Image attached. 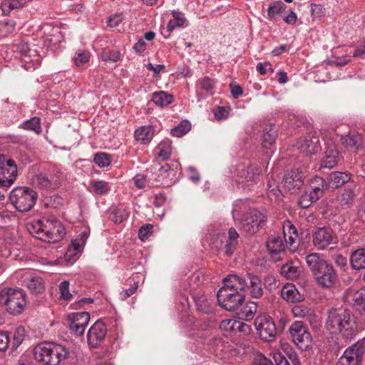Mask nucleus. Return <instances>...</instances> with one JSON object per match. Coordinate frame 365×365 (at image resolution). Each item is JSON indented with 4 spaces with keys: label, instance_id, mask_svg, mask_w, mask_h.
Wrapping results in <instances>:
<instances>
[{
    "label": "nucleus",
    "instance_id": "11",
    "mask_svg": "<svg viewBox=\"0 0 365 365\" xmlns=\"http://www.w3.org/2000/svg\"><path fill=\"white\" fill-rule=\"evenodd\" d=\"M17 51L21 54V66L26 70H34L41 63V59L36 49L30 48L27 43H19Z\"/></svg>",
    "mask_w": 365,
    "mask_h": 365
},
{
    "label": "nucleus",
    "instance_id": "7",
    "mask_svg": "<svg viewBox=\"0 0 365 365\" xmlns=\"http://www.w3.org/2000/svg\"><path fill=\"white\" fill-rule=\"evenodd\" d=\"M266 220L267 216L264 212L258 210H250L240 220L241 227L247 233L252 235L264 225Z\"/></svg>",
    "mask_w": 365,
    "mask_h": 365
},
{
    "label": "nucleus",
    "instance_id": "47",
    "mask_svg": "<svg viewBox=\"0 0 365 365\" xmlns=\"http://www.w3.org/2000/svg\"><path fill=\"white\" fill-rule=\"evenodd\" d=\"M197 309L204 313H209L212 311L210 302L204 294H198L194 297Z\"/></svg>",
    "mask_w": 365,
    "mask_h": 365
},
{
    "label": "nucleus",
    "instance_id": "9",
    "mask_svg": "<svg viewBox=\"0 0 365 365\" xmlns=\"http://www.w3.org/2000/svg\"><path fill=\"white\" fill-rule=\"evenodd\" d=\"M255 326L259 337L265 341H272L277 334V329L272 317L266 314H259L255 320Z\"/></svg>",
    "mask_w": 365,
    "mask_h": 365
},
{
    "label": "nucleus",
    "instance_id": "41",
    "mask_svg": "<svg viewBox=\"0 0 365 365\" xmlns=\"http://www.w3.org/2000/svg\"><path fill=\"white\" fill-rule=\"evenodd\" d=\"M191 129V123L187 120H182L178 125L170 130V134L177 138H181Z\"/></svg>",
    "mask_w": 365,
    "mask_h": 365
},
{
    "label": "nucleus",
    "instance_id": "37",
    "mask_svg": "<svg viewBox=\"0 0 365 365\" xmlns=\"http://www.w3.org/2000/svg\"><path fill=\"white\" fill-rule=\"evenodd\" d=\"M31 184L38 188L48 190L52 186L50 179L45 174L35 175L31 178Z\"/></svg>",
    "mask_w": 365,
    "mask_h": 365
},
{
    "label": "nucleus",
    "instance_id": "1",
    "mask_svg": "<svg viewBox=\"0 0 365 365\" xmlns=\"http://www.w3.org/2000/svg\"><path fill=\"white\" fill-rule=\"evenodd\" d=\"M223 284L217 294L219 305L226 310L235 311L245 299V282L233 274L226 277Z\"/></svg>",
    "mask_w": 365,
    "mask_h": 365
},
{
    "label": "nucleus",
    "instance_id": "55",
    "mask_svg": "<svg viewBox=\"0 0 365 365\" xmlns=\"http://www.w3.org/2000/svg\"><path fill=\"white\" fill-rule=\"evenodd\" d=\"M59 291L61 298L65 300H70L72 294L69 292V282L68 281H63L59 284Z\"/></svg>",
    "mask_w": 365,
    "mask_h": 365
},
{
    "label": "nucleus",
    "instance_id": "52",
    "mask_svg": "<svg viewBox=\"0 0 365 365\" xmlns=\"http://www.w3.org/2000/svg\"><path fill=\"white\" fill-rule=\"evenodd\" d=\"M129 216L128 212L125 209H118L112 214V220L115 223H121Z\"/></svg>",
    "mask_w": 365,
    "mask_h": 365
},
{
    "label": "nucleus",
    "instance_id": "46",
    "mask_svg": "<svg viewBox=\"0 0 365 365\" xmlns=\"http://www.w3.org/2000/svg\"><path fill=\"white\" fill-rule=\"evenodd\" d=\"M281 274L287 279H296L299 274V271L297 267L294 266L292 262H287L282 266Z\"/></svg>",
    "mask_w": 365,
    "mask_h": 365
},
{
    "label": "nucleus",
    "instance_id": "53",
    "mask_svg": "<svg viewBox=\"0 0 365 365\" xmlns=\"http://www.w3.org/2000/svg\"><path fill=\"white\" fill-rule=\"evenodd\" d=\"M101 58L104 61L115 63L120 59V53L118 51H110L109 52L103 51L101 53Z\"/></svg>",
    "mask_w": 365,
    "mask_h": 365
},
{
    "label": "nucleus",
    "instance_id": "16",
    "mask_svg": "<svg viewBox=\"0 0 365 365\" xmlns=\"http://www.w3.org/2000/svg\"><path fill=\"white\" fill-rule=\"evenodd\" d=\"M107 329L101 320H97L87 333V341L92 348L99 346L105 339Z\"/></svg>",
    "mask_w": 365,
    "mask_h": 365
},
{
    "label": "nucleus",
    "instance_id": "19",
    "mask_svg": "<svg viewBox=\"0 0 365 365\" xmlns=\"http://www.w3.org/2000/svg\"><path fill=\"white\" fill-rule=\"evenodd\" d=\"M356 185L352 182L340 190L336 197L337 206L341 209L350 207L356 197Z\"/></svg>",
    "mask_w": 365,
    "mask_h": 365
},
{
    "label": "nucleus",
    "instance_id": "60",
    "mask_svg": "<svg viewBox=\"0 0 365 365\" xmlns=\"http://www.w3.org/2000/svg\"><path fill=\"white\" fill-rule=\"evenodd\" d=\"M123 19L124 16L122 13L115 14L110 16L108 19V25L110 27H116Z\"/></svg>",
    "mask_w": 365,
    "mask_h": 365
},
{
    "label": "nucleus",
    "instance_id": "3",
    "mask_svg": "<svg viewBox=\"0 0 365 365\" xmlns=\"http://www.w3.org/2000/svg\"><path fill=\"white\" fill-rule=\"evenodd\" d=\"M354 315L347 309H331L329 311L326 328L331 334L340 333L347 339L353 338L356 332Z\"/></svg>",
    "mask_w": 365,
    "mask_h": 365
},
{
    "label": "nucleus",
    "instance_id": "38",
    "mask_svg": "<svg viewBox=\"0 0 365 365\" xmlns=\"http://www.w3.org/2000/svg\"><path fill=\"white\" fill-rule=\"evenodd\" d=\"M173 96L165 91L155 92L153 94L152 101L153 103L160 106L163 107L170 104L173 101Z\"/></svg>",
    "mask_w": 365,
    "mask_h": 365
},
{
    "label": "nucleus",
    "instance_id": "44",
    "mask_svg": "<svg viewBox=\"0 0 365 365\" xmlns=\"http://www.w3.org/2000/svg\"><path fill=\"white\" fill-rule=\"evenodd\" d=\"M339 153L336 150H330L326 152L325 158L322 163V167L332 168L338 163Z\"/></svg>",
    "mask_w": 365,
    "mask_h": 365
},
{
    "label": "nucleus",
    "instance_id": "21",
    "mask_svg": "<svg viewBox=\"0 0 365 365\" xmlns=\"http://www.w3.org/2000/svg\"><path fill=\"white\" fill-rule=\"evenodd\" d=\"M283 185L288 190L294 192L304 183L303 174L298 170H292L285 174L283 178Z\"/></svg>",
    "mask_w": 365,
    "mask_h": 365
},
{
    "label": "nucleus",
    "instance_id": "29",
    "mask_svg": "<svg viewBox=\"0 0 365 365\" xmlns=\"http://www.w3.org/2000/svg\"><path fill=\"white\" fill-rule=\"evenodd\" d=\"M88 190L96 195H107L110 190L109 182L104 180H92L89 183Z\"/></svg>",
    "mask_w": 365,
    "mask_h": 365
},
{
    "label": "nucleus",
    "instance_id": "48",
    "mask_svg": "<svg viewBox=\"0 0 365 365\" xmlns=\"http://www.w3.org/2000/svg\"><path fill=\"white\" fill-rule=\"evenodd\" d=\"M90 56L89 51L78 50L73 56V61L77 66H81L89 61Z\"/></svg>",
    "mask_w": 365,
    "mask_h": 365
},
{
    "label": "nucleus",
    "instance_id": "18",
    "mask_svg": "<svg viewBox=\"0 0 365 365\" xmlns=\"http://www.w3.org/2000/svg\"><path fill=\"white\" fill-rule=\"evenodd\" d=\"M324 267L326 268H321L314 276L319 285L325 288H330L335 284L337 276L331 264L327 262V266Z\"/></svg>",
    "mask_w": 365,
    "mask_h": 365
},
{
    "label": "nucleus",
    "instance_id": "25",
    "mask_svg": "<svg viewBox=\"0 0 365 365\" xmlns=\"http://www.w3.org/2000/svg\"><path fill=\"white\" fill-rule=\"evenodd\" d=\"M306 262L313 275L321 268H326L327 261L324 260L319 254L311 253L306 256Z\"/></svg>",
    "mask_w": 365,
    "mask_h": 365
},
{
    "label": "nucleus",
    "instance_id": "59",
    "mask_svg": "<svg viewBox=\"0 0 365 365\" xmlns=\"http://www.w3.org/2000/svg\"><path fill=\"white\" fill-rule=\"evenodd\" d=\"M313 182L316 183L317 185L313 187L312 191L314 192H316L317 194L321 195L322 194V190L327 187L324 180L320 177H315Z\"/></svg>",
    "mask_w": 365,
    "mask_h": 365
},
{
    "label": "nucleus",
    "instance_id": "39",
    "mask_svg": "<svg viewBox=\"0 0 365 365\" xmlns=\"http://www.w3.org/2000/svg\"><path fill=\"white\" fill-rule=\"evenodd\" d=\"M155 155L162 160L168 159L171 154V143L168 140L161 141L155 150Z\"/></svg>",
    "mask_w": 365,
    "mask_h": 365
},
{
    "label": "nucleus",
    "instance_id": "22",
    "mask_svg": "<svg viewBox=\"0 0 365 365\" xmlns=\"http://www.w3.org/2000/svg\"><path fill=\"white\" fill-rule=\"evenodd\" d=\"M267 247L269 254L275 260L279 259L276 256L283 252L285 248L282 239L276 235H271L268 237Z\"/></svg>",
    "mask_w": 365,
    "mask_h": 365
},
{
    "label": "nucleus",
    "instance_id": "8",
    "mask_svg": "<svg viewBox=\"0 0 365 365\" xmlns=\"http://www.w3.org/2000/svg\"><path fill=\"white\" fill-rule=\"evenodd\" d=\"M17 165L11 158L0 155V187H9L16 181Z\"/></svg>",
    "mask_w": 365,
    "mask_h": 365
},
{
    "label": "nucleus",
    "instance_id": "32",
    "mask_svg": "<svg viewBox=\"0 0 365 365\" xmlns=\"http://www.w3.org/2000/svg\"><path fill=\"white\" fill-rule=\"evenodd\" d=\"M239 234L235 228L231 227L228 232V239L225 245V253L231 256L238 245Z\"/></svg>",
    "mask_w": 365,
    "mask_h": 365
},
{
    "label": "nucleus",
    "instance_id": "51",
    "mask_svg": "<svg viewBox=\"0 0 365 365\" xmlns=\"http://www.w3.org/2000/svg\"><path fill=\"white\" fill-rule=\"evenodd\" d=\"M16 23L13 20L7 19L0 22V31L3 36H5L14 31Z\"/></svg>",
    "mask_w": 365,
    "mask_h": 365
},
{
    "label": "nucleus",
    "instance_id": "62",
    "mask_svg": "<svg viewBox=\"0 0 365 365\" xmlns=\"http://www.w3.org/2000/svg\"><path fill=\"white\" fill-rule=\"evenodd\" d=\"M235 331H237L245 335H249L252 331V328L250 325L241 322L237 320L236 326H235Z\"/></svg>",
    "mask_w": 365,
    "mask_h": 365
},
{
    "label": "nucleus",
    "instance_id": "27",
    "mask_svg": "<svg viewBox=\"0 0 365 365\" xmlns=\"http://www.w3.org/2000/svg\"><path fill=\"white\" fill-rule=\"evenodd\" d=\"M215 87L216 81L208 76L200 78L196 82L197 90L204 92L207 96H212L215 93Z\"/></svg>",
    "mask_w": 365,
    "mask_h": 365
},
{
    "label": "nucleus",
    "instance_id": "4",
    "mask_svg": "<svg viewBox=\"0 0 365 365\" xmlns=\"http://www.w3.org/2000/svg\"><path fill=\"white\" fill-rule=\"evenodd\" d=\"M27 230L34 237L48 243H56L65 236V228L56 219L42 218L27 225Z\"/></svg>",
    "mask_w": 365,
    "mask_h": 365
},
{
    "label": "nucleus",
    "instance_id": "34",
    "mask_svg": "<svg viewBox=\"0 0 365 365\" xmlns=\"http://www.w3.org/2000/svg\"><path fill=\"white\" fill-rule=\"evenodd\" d=\"M286 6L282 1H274L270 4L267 9V18L275 20L285 9Z\"/></svg>",
    "mask_w": 365,
    "mask_h": 365
},
{
    "label": "nucleus",
    "instance_id": "33",
    "mask_svg": "<svg viewBox=\"0 0 365 365\" xmlns=\"http://www.w3.org/2000/svg\"><path fill=\"white\" fill-rule=\"evenodd\" d=\"M257 310V304L255 302H247L239 312V318L245 321L253 319Z\"/></svg>",
    "mask_w": 365,
    "mask_h": 365
},
{
    "label": "nucleus",
    "instance_id": "31",
    "mask_svg": "<svg viewBox=\"0 0 365 365\" xmlns=\"http://www.w3.org/2000/svg\"><path fill=\"white\" fill-rule=\"evenodd\" d=\"M28 289L34 293H41L44 288L43 280L41 277L36 275H31L24 280Z\"/></svg>",
    "mask_w": 365,
    "mask_h": 365
},
{
    "label": "nucleus",
    "instance_id": "42",
    "mask_svg": "<svg viewBox=\"0 0 365 365\" xmlns=\"http://www.w3.org/2000/svg\"><path fill=\"white\" fill-rule=\"evenodd\" d=\"M77 241L78 240L72 241L65 252L64 258L67 262L74 261L79 255L81 247V244Z\"/></svg>",
    "mask_w": 365,
    "mask_h": 365
},
{
    "label": "nucleus",
    "instance_id": "50",
    "mask_svg": "<svg viewBox=\"0 0 365 365\" xmlns=\"http://www.w3.org/2000/svg\"><path fill=\"white\" fill-rule=\"evenodd\" d=\"M311 309L304 304H296L292 309V312L295 317L305 318L308 317Z\"/></svg>",
    "mask_w": 365,
    "mask_h": 365
},
{
    "label": "nucleus",
    "instance_id": "61",
    "mask_svg": "<svg viewBox=\"0 0 365 365\" xmlns=\"http://www.w3.org/2000/svg\"><path fill=\"white\" fill-rule=\"evenodd\" d=\"M10 337L7 331H0V351H6L9 347Z\"/></svg>",
    "mask_w": 365,
    "mask_h": 365
},
{
    "label": "nucleus",
    "instance_id": "17",
    "mask_svg": "<svg viewBox=\"0 0 365 365\" xmlns=\"http://www.w3.org/2000/svg\"><path fill=\"white\" fill-rule=\"evenodd\" d=\"M68 327L72 333L81 336L90 320V314L87 312L73 313L68 317Z\"/></svg>",
    "mask_w": 365,
    "mask_h": 365
},
{
    "label": "nucleus",
    "instance_id": "20",
    "mask_svg": "<svg viewBox=\"0 0 365 365\" xmlns=\"http://www.w3.org/2000/svg\"><path fill=\"white\" fill-rule=\"evenodd\" d=\"M240 280L245 282V293L249 292L254 298H259L262 295V281L257 276L248 274L244 278L240 277Z\"/></svg>",
    "mask_w": 365,
    "mask_h": 365
},
{
    "label": "nucleus",
    "instance_id": "56",
    "mask_svg": "<svg viewBox=\"0 0 365 365\" xmlns=\"http://www.w3.org/2000/svg\"><path fill=\"white\" fill-rule=\"evenodd\" d=\"M298 235H289V237L284 238L287 249L291 252H294L298 247L297 244Z\"/></svg>",
    "mask_w": 365,
    "mask_h": 365
},
{
    "label": "nucleus",
    "instance_id": "14",
    "mask_svg": "<svg viewBox=\"0 0 365 365\" xmlns=\"http://www.w3.org/2000/svg\"><path fill=\"white\" fill-rule=\"evenodd\" d=\"M295 147L307 155L316 154L321 150L319 137L317 132H310L300 137L297 140Z\"/></svg>",
    "mask_w": 365,
    "mask_h": 365
},
{
    "label": "nucleus",
    "instance_id": "57",
    "mask_svg": "<svg viewBox=\"0 0 365 365\" xmlns=\"http://www.w3.org/2000/svg\"><path fill=\"white\" fill-rule=\"evenodd\" d=\"M284 238L289 237V235H298L296 227L289 220L284 221L283 223Z\"/></svg>",
    "mask_w": 365,
    "mask_h": 365
},
{
    "label": "nucleus",
    "instance_id": "6",
    "mask_svg": "<svg viewBox=\"0 0 365 365\" xmlns=\"http://www.w3.org/2000/svg\"><path fill=\"white\" fill-rule=\"evenodd\" d=\"M37 197L34 190L26 187H17L11 192L9 200L17 210L24 212L34 206Z\"/></svg>",
    "mask_w": 365,
    "mask_h": 365
},
{
    "label": "nucleus",
    "instance_id": "64",
    "mask_svg": "<svg viewBox=\"0 0 365 365\" xmlns=\"http://www.w3.org/2000/svg\"><path fill=\"white\" fill-rule=\"evenodd\" d=\"M146 68H147V69L148 71H150L153 72V76H159V74L161 72L164 71L165 69V66L163 65V64L153 65L151 63H148L147 66H146Z\"/></svg>",
    "mask_w": 365,
    "mask_h": 365
},
{
    "label": "nucleus",
    "instance_id": "63",
    "mask_svg": "<svg viewBox=\"0 0 365 365\" xmlns=\"http://www.w3.org/2000/svg\"><path fill=\"white\" fill-rule=\"evenodd\" d=\"M137 289H138V284L134 283L130 287L123 290L120 293V299L121 300L127 299L129 297H130L132 294H133L135 292Z\"/></svg>",
    "mask_w": 365,
    "mask_h": 365
},
{
    "label": "nucleus",
    "instance_id": "54",
    "mask_svg": "<svg viewBox=\"0 0 365 365\" xmlns=\"http://www.w3.org/2000/svg\"><path fill=\"white\" fill-rule=\"evenodd\" d=\"M25 336V329L23 327L16 329L13 336V346L18 347L23 341Z\"/></svg>",
    "mask_w": 365,
    "mask_h": 365
},
{
    "label": "nucleus",
    "instance_id": "2",
    "mask_svg": "<svg viewBox=\"0 0 365 365\" xmlns=\"http://www.w3.org/2000/svg\"><path fill=\"white\" fill-rule=\"evenodd\" d=\"M34 359L43 365H60L74 357L71 349L53 342H43L33 349Z\"/></svg>",
    "mask_w": 365,
    "mask_h": 365
},
{
    "label": "nucleus",
    "instance_id": "40",
    "mask_svg": "<svg viewBox=\"0 0 365 365\" xmlns=\"http://www.w3.org/2000/svg\"><path fill=\"white\" fill-rule=\"evenodd\" d=\"M25 0H4L1 4V9L4 15H9L11 11L21 8Z\"/></svg>",
    "mask_w": 365,
    "mask_h": 365
},
{
    "label": "nucleus",
    "instance_id": "13",
    "mask_svg": "<svg viewBox=\"0 0 365 365\" xmlns=\"http://www.w3.org/2000/svg\"><path fill=\"white\" fill-rule=\"evenodd\" d=\"M365 351L363 341H357L348 347L339 358L338 365H359Z\"/></svg>",
    "mask_w": 365,
    "mask_h": 365
},
{
    "label": "nucleus",
    "instance_id": "35",
    "mask_svg": "<svg viewBox=\"0 0 365 365\" xmlns=\"http://www.w3.org/2000/svg\"><path fill=\"white\" fill-rule=\"evenodd\" d=\"M364 290L356 292L351 297V303L353 307L361 314H365V297H364Z\"/></svg>",
    "mask_w": 365,
    "mask_h": 365
},
{
    "label": "nucleus",
    "instance_id": "28",
    "mask_svg": "<svg viewBox=\"0 0 365 365\" xmlns=\"http://www.w3.org/2000/svg\"><path fill=\"white\" fill-rule=\"evenodd\" d=\"M350 263L354 270L365 269V248L354 251L350 257Z\"/></svg>",
    "mask_w": 365,
    "mask_h": 365
},
{
    "label": "nucleus",
    "instance_id": "26",
    "mask_svg": "<svg viewBox=\"0 0 365 365\" xmlns=\"http://www.w3.org/2000/svg\"><path fill=\"white\" fill-rule=\"evenodd\" d=\"M171 14L173 18L167 24L168 31L172 32L177 28H185L187 26V21L182 12L173 10Z\"/></svg>",
    "mask_w": 365,
    "mask_h": 365
},
{
    "label": "nucleus",
    "instance_id": "10",
    "mask_svg": "<svg viewBox=\"0 0 365 365\" xmlns=\"http://www.w3.org/2000/svg\"><path fill=\"white\" fill-rule=\"evenodd\" d=\"M294 344L302 350H307L312 346V336L302 322H293L289 329Z\"/></svg>",
    "mask_w": 365,
    "mask_h": 365
},
{
    "label": "nucleus",
    "instance_id": "58",
    "mask_svg": "<svg viewBox=\"0 0 365 365\" xmlns=\"http://www.w3.org/2000/svg\"><path fill=\"white\" fill-rule=\"evenodd\" d=\"M237 320L234 319H227L222 320L220 324V328L223 331H235Z\"/></svg>",
    "mask_w": 365,
    "mask_h": 365
},
{
    "label": "nucleus",
    "instance_id": "23",
    "mask_svg": "<svg viewBox=\"0 0 365 365\" xmlns=\"http://www.w3.org/2000/svg\"><path fill=\"white\" fill-rule=\"evenodd\" d=\"M340 140L342 145L348 149L359 150L363 145L361 135L356 132H349L346 135H341Z\"/></svg>",
    "mask_w": 365,
    "mask_h": 365
},
{
    "label": "nucleus",
    "instance_id": "15",
    "mask_svg": "<svg viewBox=\"0 0 365 365\" xmlns=\"http://www.w3.org/2000/svg\"><path fill=\"white\" fill-rule=\"evenodd\" d=\"M312 242L318 250H324L330 245L336 243V237L330 228L318 227L313 233Z\"/></svg>",
    "mask_w": 365,
    "mask_h": 365
},
{
    "label": "nucleus",
    "instance_id": "5",
    "mask_svg": "<svg viewBox=\"0 0 365 365\" xmlns=\"http://www.w3.org/2000/svg\"><path fill=\"white\" fill-rule=\"evenodd\" d=\"M0 304L10 314L19 315L26 305V294L21 289L3 288L0 290Z\"/></svg>",
    "mask_w": 365,
    "mask_h": 365
},
{
    "label": "nucleus",
    "instance_id": "45",
    "mask_svg": "<svg viewBox=\"0 0 365 365\" xmlns=\"http://www.w3.org/2000/svg\"><path fill=\"white\" fill-rule=\"evenodd\" d=\"M21 128L39 134L41 132V119L35 115L29 120L24 121L21 124Z\"/></svg>",
    "mask_w": 365,
    "mask_h": 365
},
{
    "label": "nucleus",
    "instance_id": "36",
    "mask_svg": "<svg viewBox=\"0 0 365 365\" xmlns=\"http://www.w3.org/2000/svg\"><path fill=\"white\" fill-rule=\"evenodd\" d=\"M330 182L335 187H340L344 184L349 182L351 180V176L347 173L342 172H332L329 177Z\"/></svg>",
    "mask_w": 365,
    "mask_h": 365
},
{
    "label": "nucleus",
    "instance_id": "49",
    "mask_svg": "<svg viewBox=\"0 0 365 365\" xmlns=\"http://www.w3.org/2000/svg\"><path fill=\"white\" fill-rule=\"evenodd\" d=\"M93 161L100 168L108 167L111 162L110 155L106 153H98L95 154Z\"/></svg>",
    "mask_w": 365,
    "mask_h": 365
},
{
    "label": "nucleus",
    "instance_id": "43",
    "mask_svg": "<svg viewBox=\"0 0 365 365\" xmlns=\"http://www.w3.org/2000/svg\"><path fill=\"white\" fill-rule=\"evenodd\" d=\"M277 136V132L275 128L269 127V129L266 128L263 134L262 147L264 149H269L274 143Z\"/></svg>",
    "mask_w": 365,
    "mask_h": 365
},
{
    "label": "nucleus",
    "instance_id": "30",
    "mask_svg": "<svg viewBox=\"0 0 365 365\" xmlns=\"http://www.w3.org/2000/svg\"><path fill=\"white\" fill-rule=\"evenodd\" d=\"M153 137V129L151 126L143 125L135 131V138L141 144L150 143Z\"/></svg>",
    "mask_w": 365,
    "mask_h": 365
},
{
    "label": "nucleus",
    "instance_id": "12",
    "mask_svg": "<svg viewBox=\"0 0 365 365\" xmlns=\"http://www.w3.org/2000/svg\"><path fill=\"white\" fill-rule=\"evenodd\" d=\"M262 173L261 168L257 165L240 166L237 168L235 180L237 184L249 186L257 183Z\"/></svg>",
    "mask_w": 365,
    "mask_h": 365
},
{
    "label": "nucleus",
    "instance_id": "24",
    "mask_svg": "<svg viewBox=\"0 0 365 365\" xmlns=\"http://www.w3.org/2000/svg\"><path fill=\"white\" fill-rule=\"evenodd\" d=\"M282 297L287 302H299L303 300L304 296L292 284H287L281 291Z\"/></svg>",
    "mask_w": 365,
    "mask_h": 365
}]
</instances>
